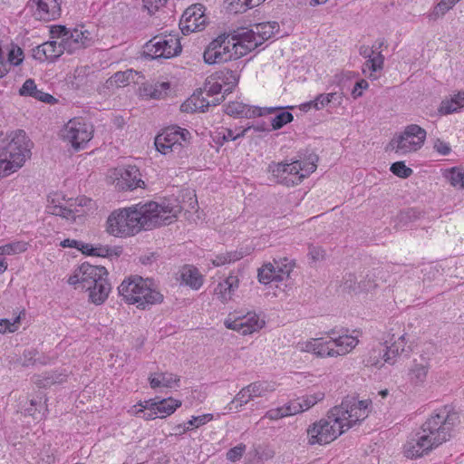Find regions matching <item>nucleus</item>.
I'll list each match as a JSON object with an SVG mask.
<instances>
[{"mask_svg": "<svg viewBox=\"0 0 464 464\" xmlns=\"http://www.w3.org/2000/svg\"><path fill=\"white\" fill-rule=\"evenodd\" d=\"M108 272L103 266L82 263L68 278V284L89 293V299L95 304H102L111 292Z\"/></svg>", "mask_w": 464, "mask_h": 464, "instance_id": "nucleus-2", "label": "nucleus"}, {"mask_svg": "<svg viewBox=\"0 0 464 464\" xmlns=\"http://www.w3.org/2000/svg\"><path fill=\"white\" fill-rule=\"evenodd\" d=\"M334 348L337 356L349 353L358 344V335L343 334L337 338H332Z\"/></svg>", "mask_w": 464, "mask_h": 464, "instance_id": "nucleus-35", "label": "nucleus"}, {"mask_svg": "<svg viewBox=\"0 0 464 464\" xmlns=\"http://www.w3.org/2000/svg\"><path fill=\"white\" fill-rule=\"evenodd\" d=\"M61 0H29L36 20L50 22L58 19L62 14Z\"/></svg>", "mask_w": 464, "mask_h": 464, "instance_id": "nucleus-19", "label": "nucleus"}, {"mask_svg": "<svg viewBox=\"0 0 464 464\" xmlns=\"http://www.w3.org/2000/svg\"><path fill=\"white\" fill-rule=\"evenodd\" d=\"M227 329L237 331L243 335L251 334L259 331L265 324L258 315L254 312H248L246 314L235 312L224 321Z\"/></svg>", "mask_w": 464, "mask_h": 464, "instance_id": "nucleus-15", "label": "nucleus"}, {"mask_svg": "<svg viewBox=\"0 0 464 464\" xmlns=\"http://www.w3.org/2000/svg\"><path fill=\"white\" fill-rule=\"evenodd\" d=\"M371 401L346 397L338 406L332 408L326 418L310 425L307 429L310 445L328 444L353 426L368 417Z\"/></svg>", "mask_w": 464, "mask_h": 464, "instance_id": "nucleus-1", "label": "nucleus"}, {"mask_svg": "<svg viewBox=\"0 0 464 464\" xmlns=\"http://www.w3.org/2000/svg\"><path fill=\"white\" fill-rule=\"evenodd\" d=\"M435 449L420 430L404 444L403 452L409 459L420 458Z\"/></svg>", "mask_w": 464, "mask_h": 464, "instance_id": "nucleus-22", "label": "nucleus"}, {"mask_svg": "<svg viewBox=\"0 0 464 464\" xmlns=\"http://www.w3.org/2000/svg\"><path fill=\"white\" fill-rule=\"evenodd\" d=\"M221 83L224 87V92H230L232 89L237 84L239 74L237 71L227 70L222 72V76L219 77Z\"/></svg>", "mask_w": 464, "mask_h": 464, "instance_id": "nucleus-48", "label": "nucleus"}, {"mask_svg": "<svg viewBox=\"0 0 464 464\" xmlns=\"http://www.w3.org/2000/svg\"><path fill=\"white\" fill-rule=\"evenodd\" d=\"M446 178L450 183L456 188H464V169L459 168H452L449 170Z\"/></svg>", "mask_w": 464, "mask_h": 464, "instance_id": "nucleus-52", "label": "nucleus"}, {"mask_svg": "<svg viewBox=\"0 0 464 464\" xmlns=\"http://www.w3.org/2000/svg\"><path fill=\"white\" fill-rule=\"evenodd\" d=\"M141 286H140V293L139 295L136 306L140 309H146L147 307L160 304L163 301V295L153 286V282L147 278L137 277Z\"/></svg>", "mask_w": 464, "mask_h": 464, "instance_id": "nucleus-24", "label": "nucleus"}, {"mask_svg": "<svg viewBox=\"0 0 464 464\" xmlns=\"http://www.w3.org/2000/svg\"><path fill=\"white\" fill-rule=\"evenodd\" d=\"M264 1L265 0H227L229 10L235 14L244 13L258 6Z\"/></svg>", "mask_w": 464, "mask_h": 464, "instance_id": "nucleus-44", "label": "nucleus"}, {"mask_svg": "<svg viewBox=\"0 0 464 464\" xmlns=\"http://www.w3.org/2000/svg\"><path fill=\"white\" fill-rule=\"evenodd\" d=\"M338 99V103H341L342 96L337 92L321 93L316 96L314 101L302 104L303 110L307 111L311 107L315 110H322L333 101Z\"/></svg>", "mask_w": 464, "mask_h": 464, "instance_id": "nucleus-39", "label": "nucleus"}, {"mask_svg": "<svg viewBox=\"0 0 464 464\" xmlns=\"http://www.w3.org/2000/svg\"><path fill=\"white\" fill-rule=\"evenodd\" d=\"M301 351L312 353L317 357H337L334 348L332 338L324 340L323 338H315L305 342L301 346Z\"/></svg>", "mask_w": 464, "mask_h": 464, "instance_id": "nucleus-27", "label": "nucleus"}, {"mask_svg": "<svg viewBox=\"0 0 464 464\" xmlns=\"http://www.w3.org/2000/svg\"><path fill=\"white\" fill-rule=\"evenodd\" d=\"M28 248V243L24 241H13L0 246V256H14L24 253Z\"/></svg>", "mask_w": 464, "mask_h": 464, "instance_id": "nucleus-46", "label": "nucleus"}, {"mask_svg": "<svg viewBox=\"0 0 464 464\" xmlns=\"http://www.w3.org/2000/svg\"><path fill=\"white\" fill-rule=\"evenodd\" d=\"M430 369V359L424 355L414 358L408 369V382L413 387H422Z\"/></svg>", "mask_w": 464, "mask_h": 464, "instance_id": "nucleus-21", "label": "nucleus"}, {"mask_svg": "<svg viewBox=\"0 0 464 464\" xmlns=\"http://www.w3.org/2000/svg\"><path fill=\"white\" fill-rule=\"evenodd\" d=\"M21 322V315H17L13 319H1L0 320V333H14L17 331Z\"/></svg>", "mask_w": 464, "mask_h": 464, "instance_id": "nucleus-54", "label": "nucleus"}, {"mask_svg": "<svg viewBox=\"0 0 464 464\" xmlns=\"http://www.w3.org/2000/svg\"><path fill=\"white\" fill-rule=\"evenodd\" d=\"M180 379L178 375L171 372L151 373L149 377V382L152 389L160 387L174 388L179 386Z\"/></svg>", "mask_w": 464, "mask_h": 464, "instance_id": "nucleus-33", "label": "nucleus"}, {"mask_svg": "<svg viewBox=\"0 0 464 464\" xmlns=\"http://www.w3.org/2000/svg\"><path fill=\"white\" fill-rule=\"evenodd\" d=\"M9 138L8 143L1 150L7 154L13 162L21 168L26 159L31 156L32 143L23 130L12 132Z\"/></svg>", "mask_w": 464, "mask_h": 464, "instance_id": "nucleus-13", "label": "nucleus"}, {"mask_svg": "<svg viewBox=\"0 0 464 464\" xmlns=\"http://www.w3.org/2000/svg\"><path fill=\"white\" fill-rule=\"evenodd\" d=\"M264 111H266L267 113H272L276 111V108H265L262 109L260 107H252L246 104H244L239 102H232L226 105L225 112L227 115L236 117V118H246L251 119L256 116H262L264 114Z\"/></svg>", "mask_w": 464, "mask_h": 464, "instance_id": "nucleus-25", "label": "nucleus"}, {"mask_svg": "<svg viewBox=\"0 0 464 464\" xmlns=\"http://www.w3.org/2000/svg\"><path fill=\"white\" fill-rule=\"evenodd\" d=\"M384 344L387 347V352L392 361V364H394L396 357L399 356L405 350V334L400 335L396 340H394V334H392V336L390 337L389 340L385 341Z\"/></svg>", "mask_w": 464, "mask_h": 464, "instance_id": "nucleus-41", "label": "nucleus"}, {"mask_svg": "<svg viewBox=\"0 0 464 464\" xmlns=\"http://www.w3.org/2000/svg\"><path fill=\"white\" fill-rule=\"evenodd\" d=\"M83 254L88 256L106 257L111 255V249L108 246H93L90 244L82 246Z\"/></svg>", "mask_w": 464, "mask_h": 464, "instance_id": "nucleus-53", "label": "nucleus"}, {"mask_svg": "<svg viewBox=\"0 0 464 464\" xmlns=\"http://www.w3.org/2000/svg\"><path fill=\"white\" fill-rule=\"evenodd\" d=\"M240 279L235 273H230L227 277L219 282L214 288L215 296L223 304L230 301L239 287Z\"/></svg>", "mask_w": 464, "mask_h": 464, "instance_id": "nucleus-28", "label": "nucleus"}, {"mask_svg": "<svg viewBox=\"0 0 464 464\" xmlns=\"http://www.w3.org/2000/svg\"><path fill=\"white\" fill-rule=\"evenodd\" d=\"M294 117L293 114L288 111H282L276 115L275 118L272 120V128L273 130H279L285 124L291 122L293 121Z\"/></svg>", "mask_w": 464, "mask_h": 464, "instance_id": "nucleus-55", "label": "nucleus"}, {"mask_svg": "<svg viewBox=\"0 0 464 464\" xmlns=\"http://www.w3.org/2000/svg\"><path fill=\"white\" fill-rule=\"evenodd\" d=\"M212 420L213 414L207 413L199 416H193L188 421H187V424L192 426L193 429H197L211 421Z\"/></svg>", "mask_w": 464, "mask_h": 464, "instance_id": "nucleus-61", "label": "nucleus"}, {"mask_svg": "<svg viewBox=\"0 0 464 464\" xmlns=\"http://www.w3.org/2000/svg\"><path fill=\"white\" fill-rule=\"evenodd\" d=\"M359 281L358 276L353 274H348L343 278V287L350 292L357 294L371 291L377 285L371 279L369 280V285H362V282Z\"/></svg>", "mask_w": 464, "mask_h": 464, "instance_id": "nucleus-40", "label": "nucleus"}, {"mask_svg": "<svg viewBox=\"0 0 464 464\" xmlns=\"http://www.w3.org/2000/svg\"><path fill=\"white\" fill-rule=\"evenodd\" d=\"M363 362L366 366L381 367L384 362L392 365V361L387 352V347L384 343H378V345L372 347Z\"/></svg>", "mask_w": 464, "mask_h": 464, "instance_id": "nucleus-30", "label": "nucleus"}, {"mask_svg": "<svg viewBox=\"0 0 464 464\" xmlns=\"http://www.w3.org/2000/svg\"><path fill=\"white\" fill-rule=\"evenodd\" d=\"M276 390L275 384L266 381H258L242 388L236 395L231 404L238 403L241 407L256 398L267 396Z\"/></svg>", "mask_w": 464, "mask_h": 464, "instance_id": "nucleus-18", "label": "nucleus"}, {"mask_svg": "<svg viewBox=\"0 0 464 464\" xmlns=\"http://www.w3.org/2000/svg\"><path fill=\"white\" fill-rule=\"evenodd\" d=\"M24 60V53L23 50L20 47H13L9 53L8 57L6 59V62H8L9 67L11 65L17 66L20 63H22Z\"/></svg>", "mask_w": 464, "mask_h": 464, "instance_id": "nucleus-59", "label": "nucleus"}, {"mask_svg": "<svg viewBox=\"0 0 464 464\" xmlns=\"http://www.w3.org/2000/svg\"><path fill=\"white\" fill-rule=\"evenodd\" d=\"M460 0H440V2L428 14L430 20L436 21L445 15L451 10Z\"/></svg>", "mask_w": 464, "mask_h": 464, "instance_id": "nucleus-43", "label": "nucleus"}, {"mask_svg": "<svg viewBox=\"0 0 464 464\" xmlns=\"http://www.w3.org/2000/svg\"><path fill=\"white\" fill-rule=\"evenodd\" d=\"M426 130L417 124H410L404 130L394 136L389 143V149L399 155L419 150L426 140Z\"/></svg>", "mask_w": 464, "mask_h": 464, "instance_id": "nucleus-9", "label": "nucleus"}, {"mask_svg": "<svg viewBox=\"0 0 464 464\" xmlns=\"http://www.w3.org/2000/svg\"><path fill=\"white\" fill-rule=\"evenodd\" d=\"M119 178L117 185L122 189H135L144 185V181L140 179V173L136 166H128L127 168L119 169Z\"/></svg>", "mask_w": 464, "mask_h": 464, "instance_id": "nucleus-29", "label": "nucleus"}, {"mask_svg": "<svg viewBox=\"0 0 464 464\" xmlns=\"http://www.w3.org/2000/svg\"><path fill=\"white\" fill-rule=\"evenodd\" d=\"M462 107H464V92H459L450 98L444 99L438 111L442 115H448L459 111Z\"/></svg>", "mask_w": 464, "mask_h": 464, "instance_id": "nucleus-36", "label": "nucleus"}, {"mask_svg": "<svg viewBox=\"0 0 464 464\" xmlns=\"http://www.w3.org/2000/svg\"><path fill=\"white\" fill-rule=\"evenodd\" d=\"M19 167L0 149V178L16 171Z\"/></svg>", "mask_w": 464, "mask_h": 464, "instance_id": "nucleus-50", "label": "nucleus"}, {"mask_svg": "<svg viewBox=\"0 0 464 464\" xmlns=\"http://www.w3.org/2000/svg\"><path fill=\"white\" fill-rule=\"evenodd\" d=\"M21 96H29L37 101L44 102L48 104H53L56 99L42 90H38L35 82L33 79H27L19 90Z\"/></svg>", "mask_w": 464, "mask_h": 464, "instance_id": "nucleus-32", "label": "nucleus"}, {"mask_svg": "<svg viewBox=\"0 0 464 464\" xmlns=\"http://www.w3.org/2000/svg\"><path fill=\"white\" fill-rule=\"evenodd\" d=\"M235 35L223 34L212 40L203 53L204 62L209 65L238 59L244 52Z\"/></svg>", "mask_w": 464, "mask_h": 464, "instance_id": "nucleus-6", "label": "nucleus"}, {"mask_svg": "<svg viewBox=\"0 0 464 464\" xmlns=\"http://www.w3.org/2000/svg\"><path fill=\"white\" fill-rule=\"evenodd\" d=\"M106 224V231L113 237H127L139 233V221L130 207L113 211Z\"/></svg>", "mask_w": 464, "mask_h": 464, "instance_id": "nucleus-10", "label": "nucleus"}, {"mask_svg": "<svg viewBox=\"0 0 464 464\" xmlns=\"http://www.w3.org/2000/svg\"><path fill=\"white\" fill-rule=\"evenodd\" d=\"M384 64V56L382 52L379 51L372 54L363 64L362 72L366 73L367 70L371 72L370 77L372 76V72L382 70Z\"/></svg>", "mask_w": 464, "mask_h": 464, "instance_id": "nucleus-47", "label": "nucleus"}, {"mask_svg": "<svg viewBox=\"0 0 464 464\" xmlns=\"http://www.w3.org/2000/svg\"><path fill=\"white\" fill-rule=\"evenodd\" d=\"M209 107V102H207L205 103V98L200 94H193L190 98H188L186 102H184L180 110L183 112L192 113L196 111L205 112Z\"/></svg>", "mask_w": 464, "mask_h": 464, "instance_id": "nucleus-38", "label": "nucleus"}, {"mask_svg": "<svg viewBox=\"0 0 464 464\" xmlns=\"http://www.w3.org/2000/svg\"><path fill=\"white\" fill-rule=\"evenodd\" d=\"M250 130L251 127H240L237 128L235 130L232 129L222 128L219 131H218L217 136L218 139H221L222 142H227L229 140H236L241 137L246 136Z\"/></svg>", "mask_w": 464, "mask_h": 464, "instance_id": "nucleus-45", "label": "nucleus"}, {"mask_svg": "<svg viewBox=\"0 0 464 464\" xmlns=\"http://www.w3.org/2000/svg\"><path fill=\"white\" fill-rule=\"evenodd\" d=\"M421 213L415 208H407L401 211L395 218V227L400 229L406 228L411 223L418 220Z\"/></svg>", "mask_w": 464, "mask_h": 464, "instance_id": "nucleus-42", "label": "nucleus"}, {"mask_svg": "<svg viewBox=\"0 0 464 464\" xmlns=\"http://www.w3.org/2000/svg\"><path fill=\"white\" fill-rule=\"evenodd\" d=\"M139 221V232L141 229L171 224L181 211L177 200L159 204L155 201L138 203L130 207Z\"/></svg>", "mask_w": 464, "mask_h": 464, "instance_id": "nucleus-3", "label": "nucleus"}, {"mask_svg": "<svg viewBox=\"0 0 464 464\" xmlns=\"http://www.w3.org/2000/svg\"><path fill=\"white\" fill-rule=\"evenodd\" d=\"M130 75V72H117L109 79L108 82L111 86L122 87L129 84Z\"/></svg>", "mask_w": 464, "mask_h": 464, "instance_id": "nucleus-56", "label": "nucleus"}, {"mask_svg": "<svg viewBox=\"0 0 464 464\" xmlns=\"http://www.w3.org/2000/svg\"><path fill=\"white\" fill-rule=\"evenodd\" d=\"M52 38L62 39V45L68 53L90 47L94 43L93 34L83 25L72 29L63 25H56L51 29Z\"/></svg>", "mask_w": 464, "mask_h": 464, "instance_id": "nucleus-7", "label": "nucleus"}, {"mask_svg": "<svg viewBox=\"0 0 464 464\" xmlns=\"http://www.w3.org/2000/svg\"><path fill=\"white\" fill-rule=\"evenodd\" d=\"M147 53L153 59H169L179 55L182 46L178 33L160 34L153 37L146 44Z\"/></svg>", "mask_w": 464, "mask_h": 464, "instance_id": "nucleus-12", "label": "nucleus"}, {"mask_svg": "<svg viewBox=\"0 0 464 464\" xmlns=\"http://www.w3.org/2000/svg\"><path fill=\"white\" fill-rule=\"evenodd\" d=\"M138 276L130 277L124 280L118 287L119 295L128 304H136L138 297L141 290L138 289L141 286L140 281L137 280Z\"/></svg>", "mask_w": 464, "mask_h": 464, "instance_id": "nucleus-31", "label": "nucleus"}, {"mask_svg": "<svg viewBox=\"0 0 464 464\" xmlns=\"http://www.w3.org/2000/svg\"><path fill=\"white\" fill-rule=\"evenodd\" d=\"M435 449L420 430L404 444L403 452L409 459L420 458Z\"/></svg>", "mask_w": 464, "mask_h": 464, "instance_id": "nucleus-23", "label": "nucleus"}, {"mask_svg": "<svg viewBox=\"0 0 464 464\" xmlns=\"http://www.w3.org/2000/svg\"><path fill=\"white\" fill-rule=\"evenodd\" d=\"M433 149L435 151H437L439 154L442 156H447L451 151L450 145L448 142L441 140L440 139H437L434 141Z\"/></svg>", "mask_w": 464, "mask_h": 464, "instance_id": "nucleus-64", "label": "nucleus"}, {"mask_svg": "<svg viewBox=\"0 0 464 464\" xmlns=\"http://www.w3.org/2000/svg\"><path fill=\"white\" fill-rule=\"evenodd\" d=\"M246 450L245 444H238L227 452V459L232 462H235L241 459Z\"/></svg>", "mask_w": 464, "mask_h": 464, "instance_id": "nucleus-62", "label": "nucleus"}, {"mask_svg": "<svg viewBox=\"0 0 464 464\" xmlns=\"http://www.w3.org/2000/svg\"><path fill=\"white\" fill-rule=\"evenodd\" d=\"M92 136V125L82 118L70 120L61 130L63 140L71 144L75 150L84 149Z\"/></svg>", "mask_w": 464, "mask_h": 464, "instance_id": "nucleus-11", "label": "nucleus"}, {"mask_svg": "<svg viewBox=\"0 0 464 464\" xmlns=\"http://www.w3.org/2000/svg\"><path fill=\"white\" fill-rule=\"evenodd\" d=\"M224 89L223 84L218 81H208L204 86V92L208 97H212L221 93Z\"/></svg>", "mask_w": 464, "mask_h": 464, "instance_id": "nucleus-58", "label": "nucleus"}, {"mask_svg": "<svg viewBox=\"0 0 464 464\" xmlns=\"http://www.w3.org/2000/svg\"><path fill=\"white\" fill-rule=\"evenodd\" d=\"M324 393L316 392L311 395H306L299 398L304 411L309 410L311 407L315 405L318 401L324 399Z\"/></svg>", "mask_w": 464, "mask_h": 464, "instance_id": "nucleus-60", "label": "nucleus"}, {"mask_svg": "<svg viewBox=\"0 0 464 464\" xmlns=\"http://www.w3.org/2000/svg\"><path fill=\"white\" fill-rule=\"evenodd\" d=\"M90 201L91 199L85 198L66 200L60 194H54L48 198L47 212L68 220H74L75 214L79 212L77 207L86 206Z\"/></svg>", "mask_w": 464, "mask_h": 464, "instance_id": "nucleus-14", "label": "nucleus"}, {"mask_svg": "<svg viewBox=\"0 0 464 464\" xmlns=\"http://www.w3.org/2000/svg\"><path fill=\"white\" fill-rule=\"evenodd\" d=\"M253 30H255V27L246 33H244L240 39H237L239 42L240 46H238V50H241L246 53V51H251L261 45V43H258L257 41H254V37L250 36V34L253 33Z\"/></svg>", "mask_w": 464, "mask_h": 464, "instance_id": "nucleus-51", "label": "nucleus"}, {"mask_svg": "<svg viewBox=\"0 0 464 464\" xmlns=\"http://www.w3.org/2000/svg\"><path fill=\"white\" fill-rule=\"evenodd\" d=\"M181 284L194 290L199 289L203 285V276L198 268L192 266H185L180 273Z\"/></svg>", "mask_w": 464, "mask_h": 464, "instance_id": "nucleus-34", "label": "nucleus"}, {"mask_svg": "<svg viewBox=\"0 0 464 464\" xmlns=\"http://www.w3.org/2000/svg\"><path fill=\"white\" fill-rule=\"evenodd\" d=\"M287 416L295 415L297 413L304 411L300 399L291 401L287 404L284 405Z\"/></svg>", "mask_w": 464, "mask_h": 464, "instance_id": "nucleus-63", "label": "nucleus"}, {"mask_svg": "<svg viewBox=\"0 0 464 464\" xmlns=\"http://www.w3.org/2000/svg\"><path fill=\"white\" fill-rule=\"evenodd\" d=\"M64 52L66 51L64 46L62 45V40L60 42L56 40H51L36 46L33 50V55L36 60L41 62L47 60L54 61Z\"/></svg>", "mask_w": 464, "mask_h": 464, "instance_id": "nucleus-26", "label": "nucleus"}, {"mask_svg": "<svg viewBox=\"0 0 464 464\" xmlns=\"http://www.w3.org/2000/svg\"><path fill=\"white\" fill-rule=\"evenodd\" d=\"M458 415L447 407L434 411L421 425L420 431L430 440L434 448L446 442L451 437Z\"/></svg>", "mask_w": 464, "mask_h": 464, "instance_id": "nucleus-5", "label": "nucleus"}, {"mask_svg": "<svg viewBox=\"0 0 464 464\" xmlns=\"http://www.w3.org/2000/svg\"><path fill=\"white\" fill-rule=\"evenodd\" d=\"M254 27L255 30L250 34V36H253L254 40L256 39V41L258 43L263 44L275 35L276 32L278 31L279 25L276 22H267L257 24Z\"/></svg>", "mask_w": 464, "mask_h": 464, "instance_id": "nucleus-37", "label": "nucleus"}, {"mask_svg": "<svg viewBox=\"0 0 464 464\" xmlns=\"http://www.w3.org/2000/svg\"><path fill=\"white\" fill-rule=\"evenodd\" d=\"M180 406L181 401L171 397L160 401L151 399L134 405L131 411L135 415H139L141 411H144V409H151L157 411L160 418H164L171 415Z\"/></svg>", "mask_w": 464, "mask_h": 464, "instance_id": "nucleus-20", "label": "nucleus"}, {"mask_svg": "<svg viewBox=\"0 0 464 464\" xmlns=\"http://www.w3.org/2000/svg\"><path fill=\"white\" fill-rule=\"evenodd\" d=\"M243 257V254L237 251L227 252L217 255L212 260V264L215 266H220L226 264H231Z\"/></svg>", "mask_w": 464, "mask_h": 464, "instance_id": "nucleus-49", "label": "nucleus"}, {"mask_svg": "<svg viewBox=\"0 0 464 464\" xmlns=\"http://www.w3.org/2000/svg\"><path fill=\"white\" fill-rule=\"evenodd\" d=\"M390 170L396 176L406 179L412 174V169L405 165L403 161H397L392 164Z\"/></svg>", "mask_w": 464, "mask_h": 464, "instance_id": "nucleus-57", "label": "nucleus"}, {"mask_svg": "<svg viewBox=\"0 0 464 464\" xmlns=\"http://www.w3.org/2000/svg\"><path fill=\"white\" fill-rule=\"evenodd\" d=\"M275 264H264L257 273L258 281L263 285H268L272 282H281L289 277L293 266L291 262L285 258L283 261Z\"/></svg>", "mask_w": 464, "mask_h": 464, "instance_id": "nucleus-16", "label": "nucleus"}, {"mask_svg": "<svg viewBox=\"0 0 464 464\" xmlns=\"http://www.w3.org/2000/svg\"><path fill=\"white\" fill-rule=\"evenodd\" d=\"M190 140L191 134L187 129L171 126L156 136L154 144L156 150L163 155H179L183 149L189 145Z\"/></svg>", "mask_w": 464, "mask_h": 464, "instance_id": "nucleus-8", "label": "nucleus"}, {"mask_svg": "<svg viewBox=\"0 0 464 464\" xmlns=\"http://www.w3.org/2000/svg\"><path fill=\"white\" fill-rule=\"evenodd\" d=\"M317 160V156L311 153L304 160H295L290 163L272 162L268 166V171L276 183L294 187L316 169Z\"/></svg>", "mask_w": 464, "mask_h": 464, "instance_id": "nucleus-4", "label": "nucleus"}, {"mask_svg": "<svg viewBox=\"0 0 464 464\" xmlns=\"http://www.w3.org/2000/svg\"><path fill=\"white\" fill-rule=\"evenodd\" d=\"M206 21L203 5L196 4L188 7L183 13L179 21V28L182 34L187 35L203 30Z\"/></svg>", "mask_w": 464, "mask_h": 464, "instance_id": "nucleus-17", "label": "nucleus"}]
</instances>
